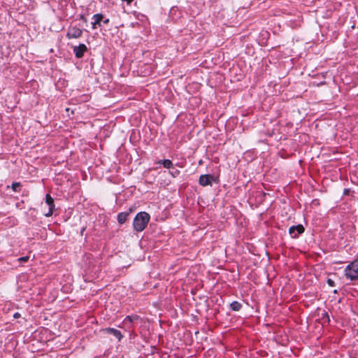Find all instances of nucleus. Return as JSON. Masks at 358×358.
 <instances>
[{
    "label": "nucleus",
    "instance_id": "obj_10",
    "mask_svg": "<svg viewBox=\"0 0 358 358\" xmlns=\"http://www.w3.org/2000/svg\"><path fill=\"white\" fill-rule=\"evenodd\" d=\"M106 332L108 333V334H112L113 336H114L115 338H117V340L119 341H120L123 337L122 333L120 332V331L115 329V328H107L105 329Z\"/></svg>",
    "mask_w": 358,
    "mask_h": 358
},
{
    "label": "nucleus",
    "instance_id": "obj_8",
    "mask_svg": "<svg viewBox=\"0 0 358 358\" xmlns=\"http://www.w3.org/2000/svg\"><path fill=\"white\" fill-rule=\"evenodd\" d=\"M87 50V46L83 43L73 47V53L77 58H82Z\"/></svg>",
    "mask_w": 358,
    "mask_h": 358
},
{
    "label": "nucleus",
    "instance_id": "obj_14",
    "mask_svg": "<svg viewBox=\"0 0 358 358\" xmlns=\"http://www.w3.org/2000/svg\"><path fill=\"white\" fill-rule=\"evenodd\" d=\"M169 173L173 176V177H176L178 176L179 174H180V171L175 169L173 166L172 169H170L169 171Z\"/></svg>",
    "mask_w": 358,
    "mask_h": 358
},
{
    "label": "nucleus",
    "instance_id": "obj_18",
    "mask_svg": "<svg viewBox=\"0 0 358 358\" xmlns=\"http://www.w3.org/2000/svg\"><path fill=\"white\" fill-rule=\"evenodd\" d=\"M122 1H125L127 5H130L134 0H122Z\"/></svg>",
    "mask_w": 358,
    "mask_h": 358
},
{
    "label": "nucleus",
    "instance_id": "obj_24",
    "mask_svg": "<svg viewBox=\"0 0 358 358\" xmlns=\"http://www.w3.org/2000/svg\"><path fill=\"white\" fill-rule=\"evenodd\" d=\"M122 358H124V357H122Z\"/></svg>",
    "mask_w": 358,
    "mask_h": 358
},
{
    "label": "nucleus",
    "instance_id": "obj_21",
    "mask_svg": "<svg viewBox=\"0 0 358 358\" xmlns=\"http://www.w3.org/2000/svg\"><path fill=\"white\" fill-rule=\"evenodd\" d=\"M103 22L104 24H107L109 23L110 20L108 18H107V19L104 20Z\"/></svg>",
    "mask_w": 358,
    "mask_h": 358
},
{
    "label": "nucleus",
    "instance_id": "obj_13",
    "mask_svg": "<svg viewBox=\"0 0 358 358\" xmlns=\"http://www.w3.org/2000/svg\"><path fill=\"white\" fill-rule=\"evenodd\" d=\"M229 306L231 310L239 311L242 308V304L237 301H234L230 303Z\"/></svg>",
    "mask_w": 358,
    "mask_h": 358
},
{
    "label": "nucleus",
    "instance_id": "obj_15",
    "mask_svg": "<svg viewBox=\"0 0 358 358\" xmlns=\"http://www.w3.org/2000/svg\"><path fill=\"white\" fill-rule=\"evenodd\" d=\"M21 186L20 182H13L12 184V189L14 192H18V188Z\"/></svg>",
    "mask_w": 358,
    "mask_h": 358
},
{
    "label": "nucleus",
    "instance_id": "obj_12",
    "mask_svg": "<svg viewBox=\"0 0 358 358\" xmlns=\"http://www.w3.org/2000/svg\"><path fill=\"white\" fill-rule=\"evenodd\" d=\"M157 164H162L164 168L169 169H172L173 166V164L170 159L160 160L157 162Z\"/></svg>",
    "mask_w": 358,
    "mask_h": 358
},
{
    "label": "nucleus",
    "instance_id": "obj_17",
    "mask_svg": "<svg viewBox=\"0 0 358 358\" xmlns=\"http://www.w3.org/2000/svg\"><path fill=\"white\" fill-rule=\"evenodd\" d=\"M327 283L331 287L334 286V281L331 279H328Z\"/></svg>",
    "mask_w": 358,
    "mask_h": 358
},
{
    "label": "nucleus",
    "instance_id": "obj_22",
    "mask_svg": "<svg viewBox=\"0 0 358 358\" xmlns=\"http://www.w3.org/2000/svg\"><path fill=\"white\" fill-rule=\"evenodd\" d=\"M80 19L83 21H86V19L85 18V17L83 15H81L80 16Z\"/></svg>",
    "mask_w": 358,
    "mask_h": 358
},
{
    "label": "nucleus",
    "instance_id": "obj_7",
    "mask_svg": "<svg viewBox=\"0 0 358 358\" xmlns=\"http://www.w3.org/2000/svg\"><path fill=\"white\" fill-rule=\"evenodd\" d=\"M139 319L137 315H127L123 320L122 324L130 331L132 329V324Z\"/></svg>",
    "mask_w": 358,
    "mask_h": 358
},
{
    "label": "nucleus",
    "instance_id": "obj_11",
    "mask_svg": "<svg viewBox=\"0 0 358 358\" xmlns=\"http://www.w3.org/2000/svg\"><path fill=\"white\" fill-rule=\"evenodd\" d=\"M129 215V213L127 212H122V213H118V215L117 216V222L120 224L124 223L126 222V220H127Z\"/></svg>",
    "mask_w": 358,
    "mask_h": 358
},
{
    "label": "nucleus",
    "instance_id": "obj_4",
    "mask_svg": "<svg viewBox=\"0 0 358 358\" xmlns=\"http://www.w3.org/2000/svg\"><path fill=\"white\" fill-rule=\"evenodd\" d=\"M45 203L48 206V211L45 213L44 215L45 217H50L55 210V206L53 198L49 194L45 195Z\"/></svg>",
    "mask_w": 358,
    "mask_h": 358
},
{
    "label": "nucleus",
    "instance_id": "obj_23",
    "mask_svg": "<svg viewBox=\"0 0 358 358\" xmlns=\"http://www.w3.org/2000/svg\"><path fill=\"white\" fill-rule=\"evenodd\" d=\"M118 327H120V328L123 327V326H122V325H119Z\"/></svg>",
    "mask_w": 358,
    "mask_h": 358
},
{
    "label": "nucleus",
    "instance_id": "obj_6",
    "mask_svg": "<svg viewBox=\"0 0 358 358\" xmlns=\"http://www.w3.org/2000/svg\"><path fill=\"white\" fill-rule=\"evenodd\" d=\"M215 180V177L213 175L205 174L201 175L199 179V183L200 185L205 187L208 185H212L213 181Z\"/></svg>",
    "mask_w": 358,
    "mask_h": 358
},
{
    "label": "nucleus",
    "instance_id": "obj_19",
    "mask_svg": "<svg viewBox=\"0 0 358 358\" xmlns=\"http://www.w3.org/2000/svg\"><path fill=\"white\" fill-rule=\"evenodd\" d=\"M324 317H326V318H327V322H329V320H329V315H328L327 313H325L324 314L323 318H324Z\"/></svg>",
    "mask_w": 358,
    "mask_h": 358
},
{
    "label": "nucleus",
    "instance_id": "obj_5",
    "mask_svg": "<svg viewBox=\"0 0 358 358\" xmlns=\"http://www.w3.org/2000/svg\"><path fill=\"white\" fill-rule=\"evenodd\" d=\"M305 231V229L302 224H298L296 226H292L289 229V234L291 237L293 238H296L299 236L303 234Z\"/></svg>",
    "mask_w": 358,
    "mask_h": 358
},
{
    "label": "nucleus",
    "instance_id": "obj_9",
    "mask_svg": "<svg viewBox=\"0 0 358 358\" xmlns=\"http://www.w3.org/2000/svg\"><path fill=\"white\" fill-rule=\"evenodd\" d=\"M92 19L94 21L92 22V29H95L97 27H101V22L103 19V15L101 13H97L93 15Z\"/></svg>",
    "mask_w": 358,
    "mask_h": 358
},
{
    "label": "nucleus",
    "instance_id": "obj_3",
    "mask_svg": "<svg viewBox=\"0 0 358 358\" xmlns=\"http://www.w3.org/2000/svg\"><path fill=\"white\" fill-rule=\"evenodd\" d=\"M83 29L77 26L71 25L67 30L66 38L69 39L78 38L83 35Z\"/></svg>",
    "mask_w": 358,
    "mask_h": 358
},
{
    "label": "nucleus",
    "instance_id": "obj_16",
    "mask_svg": "<svg viewBox=\"0 0 358 358\" xmlns=\"http://www.w3.org/2000/svg\"><path fill=\"white\" fill-rule=\"evenodd\" d=\"M28 260H29L28 256L22 257L18 259L19 262H27Z\"/></svg>",
    "mask_w": 358,
    "mask_h": 358
},
{
    "label": "nucleus",
    "instance_id": "obj_1",
    "mask_svg": "<svg viewBox=\"0 0 358 358\" xmlns=\"http://www.w3.org/2000/svg\"><path fill=\"white\" fill-rule=\"evenodd\" d=\"M150 219V215L146 212H141L136 215L133 226L136 231H142L146 227Z\"/></svg>",
    "mask_w": 358,
    "mask_h": 358
},
{
    "label": "nucleus",
    "instance_id": "obj_2",
    "mask_svg": "<svg viewBox=\"0 0 358 358\" xmlns=\"http://www.w3.org/2000/svg\"><path fill=\"white\" fill-rule=\"evenodd\" d=\"M344 275L348 280H358V258L350 263L345 268Z\"/></svg>",
    "mask_w": 358,
    "mask_h": 358
},
{
    "label": "nucleus",
    "instance_id": "obj_20",
    "mask_svg": "<svg viewBox=\"0 0 358 358\" xmlns=\"http://www.w3.org/2000/svg\"><path fill=\"white\" fill-rule=\"evenodd\" d=\"M13 317L15 318H19L20 317V314L19 313H15L14 315H13Z\"/></svg>",
    "mask_w": 358,
    "mask_h": 358
}]
</instances>
